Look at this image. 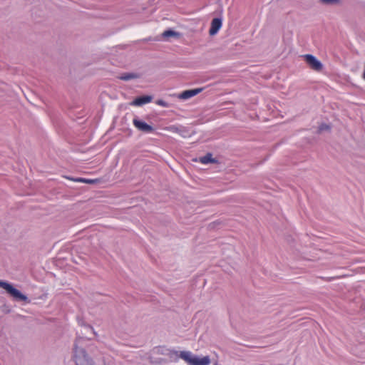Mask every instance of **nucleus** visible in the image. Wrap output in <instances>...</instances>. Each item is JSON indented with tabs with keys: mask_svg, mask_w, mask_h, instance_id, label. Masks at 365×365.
<instances>
[{
	"mask_svg": "<svg viewBox=\"0 0 365 365\" xmlns=\"http://www.w3.org/2000/svg\"><path fill=\"white\" fill-rule=\"evenodd\" d=\"M173 353L176 356H179L188 365H210V359L208 356L200 358L190 351H182L179 353L177 351H173Z\"/></svg>",
	"mask_w": 365,
	"mask_h": 365,
	"instance_id": "nucleus-1",
	"label": "nucleus"
},
{
	"mask_svg": "<svg viewBox=\"0 0 365 365\" xmlns=\"http://www.w3.org/2000/svg\"><path fill=\"white\" fill-rule=\"evenodd\" d=\"M0 287L4 289L15 300L29 302L28 297L22 294L19 290L14 288L11 284L0 280Z\"/></svg>",
	"mask_w": 365,
	"mask_h": 365,
	"instance_id": "nucleus-2",
	"label": "nucleus"
},
{
	"mask_svg": "<svg viewBox=\"0 0 365 365\" xmlns=\"http://www.w3.org/2000/svg\"><path fill=\"white\" fill-rule=\"evenodd\" d=\"M74 359L76 365H93L85 350L78 349L76 345L74 347Z\"/></svg>",
	"mask_w": 365,
	"mask_h": 365,
	"instance_id": "nucleus-3",
	"label": "nucleus"
},
{
	"mask_svg": "<svg viewBox=\"0 0 365 365\" xmlns=\"http://www.w3.org/2000/svg\"><path fill=\"white\" fill-rule=\"evenodd\" d=\"M303 58L312 69L317 71L322 69V63L313 55L305 54L303 56Z\"/></svg>",
	"mask_w": 365,
	"mask_h": 365,
	"instance_id": "nucleus-4",
	"label": "nucleus"
},
{
	"mask_svg": "<svg viewBox=\"0 0 365 365\" xmlns=\"http://www.w3.org/2000/svg\"><path fill=\"white\" fill-rule=\"evenodd\" d=\"M133 123L136 128L144 133H150L153 131V128L151 125H148L145 122L139 120L138 118H134Z\"/></svg>",
	"mask_w": 365,
	"mask_h": 365,
	"instance_id": "nucleus-5",
	"label": "nucleus"
},
{
	"mask_svg": "<svg viewBox=\"0 0 365 365\" xmlns=\"http://www.w3.org/2000/svg\"><path fill=\"white\" fill-rule=\"evenodd\" d=\"M202 90H203L202 88H198L184 91L179 95V98L183 99V100L189 99V98L199 94L200 93H201L202 91Z\"/></svg>",
	"mask_w": 365,
	"mask_h": 365,
	"instance_id": "nucleus-6",
	"label": "nucleus"
},
{
	"mask_svg": "<svg viewBox=\"0 0 365 365\" xmlns=\"http://www.w3.org/2000/svg\"><path fill=\"white\" fill-rule=\"evenodd\" d=\"M222 27V20L218 18L212 19L209 33L211 36L215 35Z\"/></svg>",
	"mask_w": 365,
	"mask_h": 365,
	"instance_id": "nucleus-7",
	"label": "nucleus"
},
{
	"mask_svg": "<svg viewBox=\"0 0 365 365\" xmlns=\"http://www.w3.org/2000/svg\"><path fill=\"white\" fill-rule=\"evenodd\" d=\"M152 101V97L149 96H143L135 98L130 105L135 106H141L146 103H150Z\"/></svg>",
	"mask_w": 365,
	"mask_h": 365,
	"instance_id": "nucleus-8",
	"label": "nucleus"
},
{
	"mask_svg": "<svg viewBox=\"0 0 365 365\" xmlns=\"http://www.w3.org/2000/svg\"><path fill=\"white\" fill-rule=\"evenodd\" d=\"M166 130H168L172 133H178L182 137H186L187 131L182 127H178L175 125H171L165 128Z\"/></svg>",
	"mask_w": 365,
	"mask_h": 365,
	"instance_id": "nucleus-9",
	"label": "nucleus"
},
{
	"mask_svg": "<svg viewBox=\"0 0 365 365\" xmlns=\"http://www.w3.org/2000/svg\"><path fill=\"white\" fill-rule=\"evenodd\" d=\"M68 179H70L74 182H84V183H88V184H94L98 181L97 179H86V178H68Z\"/></svg>",
	"mask_w": 365,
	"mask_h": 365,
	"instance_id": "nucleus-10",
	"label": "nucleus"
},
{
	"mask_svg": "<svg viewBox=\"0 0 365 365\" xmlns=\"http://www.w3.org/2000/svg\"><path fill=\"white\" fill-rule=\"evenodd\" d=\"M199 162H200L202 164H207L214 162V160L212 158V155L210 153H208L206 155L200 158Z\"/></svg>",
	"mask_w": 365,
	"mask_h": 365,
	"instance_id": "nucleus-11",
	"label": "nucleus"
},
{
	"mask_svg": "<svg viewBox=\"0 0 365 365\" xmlns=\"http://www.w3.org/2000/svg\"><path fill=\"white\" fill-rule=\"evenodd\" d=\"M138 76L133 73H124L120 76V79L123 81H129L131 79L137 78Z\"/></svg>",
	"mask_w": 365,
	"mask_h": 365,
	"instance_id": "nucleus-12",
	"label": "nucleus"
},
{
	"mask_svg": "<svg viewBox=\"0 0 365 365\" xmlns=\"http://www.w3.org/2000/svg\"><path fill=\"white\" fill-rule=\"evenodd\" d=\"M178 34L172 30H167L163 33V36L165 38L177 36Z\"/></svg>",
	"mask_w": 365,
	"mask_h": 365,
	"instance_id": "nucleus-13",
	"label": "nucleus"
},
{
	"mask_svg": "<svg viewBox=\"0 0 365 365\" xmlns=\"http://www.w3.org/2000/svg\"><path fill=\"white\" fill-rule=\"evenodd\" d=\"M321 1L326 4H335L339 2V0H321Z\"/></svg>",
	"mask_w": 365,
	"mask_h": 365,
	"instance_id": "nucleus-14",
	"label": "nucleus"
},
{
	"mask_svg": "<svg viewBox=\"0 0 365 365\" xmlns=\"http://www.w3.org/2000/svg\"><path fill=\"white\" fill-rule=\"evenodd\" d=\"M84 329H86V330H88V331H91L93 334H94V335H96V331H95L94 329H93L91 326H89V325H88V326H85Z\"/></svg>",
	"mask_w": 365,
	"mask_h": 365,
	"instance_id": "nucleus-15",
	"label": "nucleus"
},
{
	"mask_svg": "<svg viewBox=\"0 0 365 365\" xmlns=\"http://www.w3.org/2000/svg\"><path fill=\"white\" fill-rule=\"evenodd\" d=\"M329 129V126L327 125H322L319 128V130H328Z\"/></svg>",
	"mask_w": 365,
	"mask_h": 365,
	"instance_id": "nucleus-16",
	"label": "nucleus"
},
{
	"mask_svg": "<svg viewBox=\"0 0 365 365\" xmlns=\"http://www.w3.org/2000/svg\"><path fill=\"white\" fill-rule=\"evenodd\" d=\"M158 103L159 105L163 106H165V103L163 101H159L158 102Z\"/></svg>",
	"mask_w": 365,
	"mask_h": 365,
	"instance_id": "nucleus-17",
	"label": "nucleus"
}]
</instances>
